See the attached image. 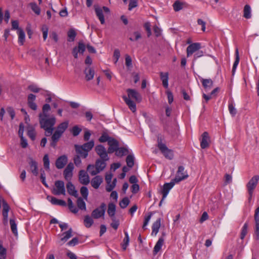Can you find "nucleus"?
Returning <instances> with one entry per match:
<instances>
[{"label": "nucleus", "instance_id": "f257e3e1", "mask_svg": "<svg viewBox=\"0 0 259 259\" xmlns=\"http://www.w3.org/2000/svg\"><path fill=\"white\" fill-rule=\"evenodd\" d=\"M39 121L41 128L46 132V136H50L52 135L54 130V125L56 122V118L52 116L49 117L48 115H42L41 113L39 114Z\"/></svg>", "mask_w": 259, "mask_h": 259}, {"label": "nucleus", "instance_id": "f03ea898", "mask_svg": "<svg viewBox=\"0 0 259 259\" xmlns=\"http://www.w3.org/2000/svg\"><path fill=\"white\" fill-rule=\"evenodd\" d=\"M69 125V121H65L60 123L56 128V131L52 135L51 137L52 142L51 143V146L55 147L57 143L62 137L63 133L68 128Z\"/></svg>", "mask_w": 259, "mask_h": 259}, {"label": "nucleus", "instance_id": "7ed1b4c3", "mask_svg": "<svg viewBox=\"0 0 259 259\" xmlns=\"http://www.w3.org/2000/svg\"><path fill=\"white\" fill-rule=\"evenodd\" d=\"M94 145V141L91 140L82 145H75L74 147L77 154L80 155L81 157L85 158L88 155L89 152L92 149Z\"/></svg>", "mask_w": 259, "mask_h": 259}, {"label": "nucleus", "instance_id": "20e7f679", "mask_svg": "<svg viewBox=\"0 0 259 259\" xmlns=\"http://www.w3.org/2000/svg\"><path fill=\"white\" fill-rule=\"evenodd\" d=\"M184 178H179V176L177 178L172 179L170 183H165L161 191L162 194V200H164L167 196L170 189L174 186L175 184L179 183L183 181Z\"/></svg>", "mask_w": 259, "mask_h": 259}, {"label": "nucleus", "instance_id": "39448f33", "mask_svg": "<svg viewBox=\"0 0 259 259\" xmlns=\"http://www.w3.org/2000/svg\"><path fill=\"white\" fill-rule=\"evenodd\" d=\"M157 147L166 158L172 159L174 158L173 151L168 149L165 144L162 143V139L159 136L157 138Z\"/></svg>", "mask_w": 259, "mask_h": 259}, {"label": "nucleus", "instance_id": "423d86ee", "mask_svg": "<svg viewBox=\"0 0 259 259\" xmlns=\"http://www.w3.org/2000/svg\"><path fill=\"white\" fill-rule=\"evenodd\" d=\"M52 192L55 195H65L66 191L64 182L60 180L56 181L55 183V187L52 189Z\"/></svg>", "mask_w": 259, "mask_h": 259}, {"label": "nucleus", "instance_id": "0eeeda50", "mask_svg": "<svg viewBox=\"0 0 259 259\" xmlns=\"http://www.w3.org/2000/svg\"><path fill=\"white\" fill-rule=\"evenodd\" d=\"M258 180L259 176L256 175L253 176L247 184V190L249 195H250L251 196H252L253 190L256 187Z\"/></svg>", "mask_w": 259, "mask_h": 259}, {"label": "nucleus", "instance_id": "6e6552de", "mask_svg": "<svg viewBox=\"0 0 259 259\" xmlns=\"http://www.w3.org/2000/svg\"><path fill=\"white\" fill-rule=\"evenodd\" d=\"M95 150L97 154L99 156L100 158L104 160H109L108 151H107L104 146L102 145H98L96 146Z\"/></svg>", "mask_w": 259, "mask_h": 259}, {"label": "nucleus", "instance_id": "1a4fd4ad", "mask_svg": "<svg viewBox=\"0 0 259 259\" xmlns=\"http://www.w3.org/2000/svg\"><path fill=\"white\" fill-rule=\"evenodd\" d=\"M254 219L255 221L254 238L256 240H259V206L255 210Z\"/></svg>", "mask_w": 259, "mask_h": 259}, {"label": "nucleus", "instance_id": "9d476101", "mask_svg": "<svg viewBox=\"0 0 259 259\" xmlns=\"http://www.w3.org/2000/svg\"><path fill=\"white\" fill-rule=\"evenodd\" d=\"M106 204L104 203H102L99 207H98L94 209L92 213V216L94 219H99L102 216H104L106 210Z\"/></svg>", "mask_w": 259, "mask_h": 259}, {"label": "nucleus", "instance_id": "9b49d317", "mask_svg": "<svg viewBox=\"0 0 259 259\" xmlns=\"http://www.w3.org/2000/svg\"><path fill=\"white\" fill-rule=\"evenodd\" d=\"M74 165L72 162L68 164L63 171V175L65 179L67 181H70L73 176V170L74 169Z\"/></svg>", "mask_w": 259, "mask_h": 259}, {"label": "nucleus", "instance_id": "f8f14e48", "mask_svg": "<svg viewBox=\"0 0 259 259\" xmlns=\"http://www.w3.org/2000/svg\"><path fill=\"white\" fill-rule=\"evenodd\" d=\"M201 48V44L199 42H195L191 44L186 50L187 57H189L193 54L195 53Z\"/></svg>", "mask_w": 259, "mask_h": 259}, {"label": "nucleus", "instance_id": "ddd939ff", "mask_svg": "<svg viewBox=\"0 0 259 259\" xmlns=\"http://www.w3.org/2000/svg\"><path fill=\"white\" fill-rule=\"evenodd\" d=\"M78 179L79 182L84 185L90 183V178L87 172L84 170H80L79 171Z\"/></svg>", "mask_w": 259, "mask_h": 259}, {"label": "nucleus", "instance_id": "4468645a", "mask_svg": "<svg viewBox=\"0 0 259 259\" xmlns=\"http://www.w3.org/2000/svg\"><path fill=\"white\" fill-rule=\"evenodd\" d=\"M127 93V96L126 98H129V99H133L135 101L140 102L141 101V97L139 93L134 89H128L126 90Z\"/></svg>", "mask_w": 259, "mask_h": 259}, {"label": "nucleus", "instance_id": "2eb2a0df", "mask_svg": "<svg viewBox=\"0 0 259 259\" xmlns=\"http://www.w3.org/2000/svg\"><path fill=\"white\" fill-rule=\"evenodd\" d=\"M68 161L67 157L65 155L59 157L56 160L55 165L58 169L63 168Z\"/></svg>", "mask_w": 259, "mask_h": 259}, {"label": "nucleus", "instance_id": "dca6fc26", "mask_svg": "<svg viewBox=\"0 0 259 259\" xmlns=\"http://www.w3.org/2000/svg\"><path fill=\"white\" fill-rule=\"evenodd\" d=\"M108 144L109 145L108 149V153H113L115 152L119 147V142L113 138L108 141Z\"/></svg>", "mask_w": 259, "mask_h": 259}, {"label": "nucleus", "instance_id": "f3484780", "mask_svg": "<svg viewBox=\"0 0 259 259\" xmlns=\"http://www.w3.org/2000/svg\"><path fill=\"white\" fill-rule=\"evenodd\" d=\"M72 229L70 228L67 231L63 233L60 236L61 237L60 240L58 241V243L62 245L63 243L66 242L72 236Z\"/></svg>", "mask_w": 259, "mask_h": 259}, {"label": "nucleus", "instance_id": "a211bd4d", "mask_svg": "<svg viewBox=\"0 0 259 259\" xmlns=\"http://www.w3.org/2000/svg\"><path fill=\"white\" fill-rule=\"evenodd\" d=\"M202 138L200 142V146L202 149H205L209 146V137L207 132H204L202 136Z\"/></svg>", "mask_w": 259, "mask_h": 259}, {"label": "nucleus", "instance_id": "6ab92c4d", "mask_svg": "<svg viewBox=\"0 0 259 259\" xmlns=\"http://www.w3.org/2000/svg\"><path fill=\"white\" fill-rule=\"evenodd\" d=\"M29 164L30 166V169L31 172L34 176H37L38 174V169L37 162L33 160L32 158H30Z\"/></svg>", "mask_w": 259, "mask_h": 259}, {"label": "nucleus", "instance_id": "aec40b11", "mask_svg": "<svg viewBox=\"0 0 259 259\" xmlns=\"http://www.w3.org/2000/svg\"><path fill=\"white\" fill-rule=\"evenodd\" d=\"M36 96L35 95L30 94L28 96L27 99V103L28 106L32 110H36L37 109V106L36 103L34 102L35 100Z\"/></svg>", "mask_w": 259, "mask_h": 259}, {"label": "nucleus", "instance_id": "412c9836", "mask_svg": "<svg viewBox=\"0 0 259 259\" xmlns=\"http://www.w3.org/2000/svg\"><path fill=\"white\" fill-rule=\"evenodd\" d=\"M102 182L103 178L102 177L100 176H96L92 179L91 184L94 188L97 189L99 188Z\"/></svg>", "mask_w": 259, "mask_h": 259}, {"label": "nucleus", "instance_id": "4be33fe9", "mask_svg": "<svg viewBox=\"0 0 259 259\" xmlns=\"http://www.w3.org/2000/svg\"><path fill=\"white\" fill-rule=\"evenodd\" d=\"M108 160H104L101 158H99L96 160L95 162V165L96 167V169H98L97 172H99V173L103 171L105 168L106 167L107 164L106 161Z\"/></svg>", "mask_w": 259, "mask_h": 259}, {"label": "nucleus", "instance_id": "5701e85b", "mask_svg": "<svg viewBox=\"0 0 259 259\" xmlns=\"http://www.w3.org/2000/svg\"><path fill=\"white\" fill-rule=\"evenodd\" d=\"M122 98L126 104L128 106L130 109L133 112H135L137 110L136 104L134 101H132L129 98H126V96H123Z\"/></svg>", "mask_w": 259, "mask_h": 259}, {"label": "nucleus", "instance_id": "b1692460", "mask_svg": "<svg viewBox=\"0 0 259 259\" xmlns=\"http://www.w3.org/2000/svg\"><path fill=\"white\" fill-rule=\"evenodd\" d=\"M84 73L86 80L90 81L94 78L95 71L91 67H87L84 70Z\"/></svg>", "mask_w": 259, "mask_h": 259}, {"label": "nucleus", "instance_id": "393cba45", "mask_svg": "<svg viewBox=\"0 0 259 259\" xmlns=\"http://www.w3.org/2000/svg\"><path fill=\"white\" fill-rule=\"evenodd\" d=\"M179 176V178H184L183 180L187 179L189 177L187 170H185V168L183 166H179L178 167L177 174L175 178H177Z\"/></svg>", "mask_w": 259, "mask_h": 259}, {"label": "nucleus", "instance_id": "a878e982", "mask_svg": "<svg viewBox=\"0 0 259 259\" xmlns=\"http://www.w3.org/2000/svg\"><path fill=\"white\" fill-rule=\"evenodd\" d=\"M47 198L53 205H57L60 206L66 205V202L63 200L58 199L54 197L50 196H48Z\"/></svg>", "mask_w": 259, "mask_h": 259}, {"label": "nucleus", "instance_id": "bb28decb", "mask_svg": "<svg viewBox=\"0 0 259 259\" xmlns=\"http://www.w3.org/2000/svg\"><path fill=\"white\" fill-rule=\"evenodd\" d=\"M66 188L68 193L70 195L73 196L75 197H77V192L75 190L74 185L70 181H68V183L66 185Z\"/></svg>", "mask_w": 259, "mask_h": 259}, {"label": "nucleus", "instance_id": "cd10ccee", "mask_svg": "<svg viewBox=\"0 0 259 259\" xmlns=\"http://www.w3.org/2000/svg\"><path fill=\"white\" fill-rule=\"evenodd\" d=\"M161 226V219H158L152 225L151 235L156 236L158 233Z\"/></svg>", "mask_w": 259, "mask_h": 259}, {"label": "nucleus", "instance_id": "c85d7f7f", "mask_svg": "<svg viewBox=\"0 0 259 259\" xmlns=\"http://www.w3.org/2000/svg\"><path fill=\"white\" fill-rule=\"evenodd\" d=\"M3 215L4 217V221L7 223L8 222V212L10 210V207L8 204L4 200H3Z\"/></svg>", "mask_w": 259, "mask_h": 259}, {"label": "nucleus", "instance_id": "c756f323", "mask_svg": "<svg viewBox=\"0 0 259 259\" xmlns=\"http://www.w3.org/2000/svg\"><path fill=\"white\" fill-rule=\"evenodd\" d=\"M160 79L162 82L163 86L165 88L168 87V73L161 72L160 73Z\"/></svg>", "mask_w": 259, "mask_h": 259}, {"label": "nucleus", "instance_id": "7c9ffc66", "mask_svg": "<svg viewBox=\"0 0 259 259\" xmlns=\"http://www.w3.org/2000/svg\"><path fill=\"white\" fill-rule=\"evenodd\" d=\"M202 85L205 90H210L213 85V81L209 79H204L203 78H200Z\"/></svg>", "mask_w": 259, "mask_h": 259}, {"label": "nucleus", "instance_id": "2f4dec72", "mask_svg": "<svg viewBox=\"0 0 259 259\" xmlns=\"http://www.w3.org/2000/svg\"><path fill=\"white\" fill-rule=\"evenodd\" d=\"M95 13H96V14L97 17L98 18V19L100 20L101 23L102 24H104L105 23V19H104V16L103 15V12L102 9L100 8L99 7H96L95 9Z\"/></svg>", "mask_w": 259, "mask_h": 259}, {"label": "nucleus", "instance_id": "473e14b6", "mask_svg": "<svg viewBox=\"0 0 259 259\" xmlns=\"http://www.w3.org/2000/svg\"><path fill=\"white\" fill-rule=\"evenodd\" d=\"M164 243V239L162 237L159 238L156 242L153 249V253L157 254L161 249V247Z\"/></svg>", "mask_w": 259, "mask_h": 259}, {"label": "nucleus", "instance_id": "72a5a7b5", "mask_svg": "<svg viewBox=\"0 0 259 259\" xmlns=\"http://www.w3.org/2000/svg\"><path fill=\"white\" fill-rule=\"evenodd\" d=\"M116 210L115 205L113 203H109L108 207L107 212L108 215L112 218H114Z\"/></svg>", "mask_w": 259, "mask_h": 259}, {"label": "nucleus", "instance_id": "f704fd0d", "mask_svg": "<svg viewBox=\"0 0 259 259\" xmlns=\"http://www.w3.org/2000/svg\"><path fill=\"white\" fill-rule=\"evenodd\" d=\"M243 17L246 19H249L251 17V8L248 5H246L244 7Z\"/></svg>", "mask_w": 259, "mask_h": 259}, {"label": "nucleus", "instance_id": "c9c22d12", "mask_svg": "<svg viewBox=\"0 0 259 259\" xmlns=\"http://www.w3.org/2000/svg\"><path fill=\"white\" fill-rule=\"evenodd\" d=\"M112 138H113L110 137L107 133L104 132L102 133L101 136L99 138V141L100 143H104L106 142L108 143V141L111 140Z\"/></svg>", "mask_w": 259, "mask_h": 259}, {"label": "nucleus", "instance_id": "e433bc0d", "mask_svg": "<svg viewBox=\"0 0 259 259\" xmlns=\"http://www.w3.org/2000/svg\"><path fill=\"white\" fill-rule=\"evenodd\" d=\"M87 170L90 172V174L92 176H95L97 174H99V172L98 171V169H96V165L93 164H89L87 166Z\"/></svg>", "mask_w": 259, "mask_h": 259}, {"label": "nucleus", "instance_id": "4c0bfd02", "mask_svg": "<svg viewBox=\"0 0 259 259\" xmlns=\"http://www.w3.org/2000/svg\"><path fill=\"white\" fill-rule=\"evenodd\" d=\"M228 109L230 113L232 116H235L237 113L236 109L235 108V105L233 101H229L228 105Z\"/></svg>", "mask_w": 259, "mask_h": 259}, {"label": "nucleus", "instance_id": "58836bf2", "mask_svg": "<svg viewBox=\"0 0 259 259\" xmlns=\"http://www.w3.org/2000/svg\"><path fill=\"white\" fill-rule=\"evenodd\" d=\"M239 60H240V59H239L238 49H236L235 50V60L234 62L233 68H232L233 73H234L235 71L236 67L239 64Z\"/></svg>", "mask_w": 259, "mask_h": 259}, {"label": "nucleus", "instance_id": "ea45409f", "mask_svg": "<svg viewBox=\"0 0 259 259\" xmlns=\"http://www.w3.org/2000/svg\"><path fill=\"white\" fill-rule=\"evenodd\" d=\"M128 153V150L127 149L121 147L118 148L117 150L115 151V155L118 157H121Z\"/></svg>", "mask_w": 259, "mask_h": 259}, {"label": "nucleus", "instance_id": "a19ab883", "mask_svg": "<svg viewBox=\"0 0 259 259\" xmlns=\"http://www.w3.org/2000/svg\"><path fill=\"white\" fill-rule=\"evenodd\" d=\"M18 42L22 45L25 40V35L24 31L22 29H18Z\"/></svg>", "mask_w": 259, "mask_h": 259}, {"label": "nucleus", "instance_id": "79ce46f5", "mask_svg": "<svg viewBox=\"0 0 259 259\" xmlns=\"http://www.w3.org/2000/svg\"><path fill=\"white\" fill-rule=\"evenodd\" d=\"M68 206L69 210L74 213H76L78 209L75 205H74L71 199L70 198L68 199Z\"/></svg>", "mask_w": 259, "mask_h": 259}, {"label": "nucleus", "instance_id": "37998d69", "mask_svg": "<svg viewBox=\"0 0 259 259\" xmlns=\"http://www.w3.org/2000/svg\"><path fill=\"white\" fill-rule=\"evenodd\" d=\"M77 207L83 210H86V205L85 202L83 201V199L81 197L78 198L77 200Z\"/></svg>", "mask_w": 259, "mask_h": 259}, {"label": "nucleus", "instance_id": "c03bdc74", "mask_svg": "<svg viewBox=\"0 0 259 259\" xmlns=\"http://www.w3.org/2000/svg\"><path fill=\"white\" fill-rule=\"evenodd\" d=\"M93 223V220L90 215H87L84 217V224L87 228L91 227Z\"/></svg>", "mask_w": 259, "mask_h": 259}, {"label": "nucleus", "instance_id": "a18cd8bd", "mask_svg": "<svg viewBox=\"0 0 259 259\" xmlns=\"http://www.w3.org/2000/svg\"><path fill=\"white\" fill-rule=\"evenodd\" d=\"M29 6L35 14L39 15L40 14V9L35 3H30Z\"/></svg>", "mask_w": 259, "mask_h": 259}, {"label": "nucleus", "instance_id": "49530a36", "mask_svg": "<svg viewBox=\"0 0 259 259\" xmlns=\"http://www.w3.org/2000/svg\"><path fill=\"white\" fill-rule=\"evenodd\" d=\"M67 35L68 37V40L69 41H73L74 40V39L76 35V33L74 29H71L68 31L67 33Z\"/></svg>", "mask_w": 259, "mask_h": 259}, {"label": "nucleus", "instance_id": "de8ad7c7", "mask_svg": "<svg viewBox=\"0 0 259 259\" xmlns=\"http://www.w3.org/2000/svg\"><path fill=\"white\" fill-rule=\"evenodd\" d=\"M44 166L47 170H50V160L48 154H45L43 158Z\"/></svg>", "mask_w": 259, "mask_h": 259}, {"label": "nucleus", "instance_id": "09e8293b", "mask_svg": "<svg viewBox=\"0 0 259 259\" xmlns=\"http://www.w3.org/2000/svg\"><path fill=\"white\" fill-rule=\"evenodd\" d=\"M10 224L11 229L12 232L15 235H17L18 234L17 229V224H16L15 220L11 219L10 220Z\"/></svg>", "mask_w": 259, "mask_h": 259}, {"label": "nucleus", "instance_id": "8fccbe9b", "mask_svg": "<svg viewBox=\"0 0 259 259\" xmlns=\"http://www.w3.org/2000/svg\"><path fill=\"white\" fill-rule=\"evenodd\" d=\"M130 201L128 197H125L123 198L119 202V205L121 208H125L129 204Z\"/></svg>", "mask_w": 259, "mask_h": 259}, {"label": "nucleus", "instance_id": "3c124183", "mask_svg": "<svg viewBox=\"0 0 259 259\" xmlns=\"http://www.w3.org/2000/svg\"><path fill=\"white\" fill-rule=\"evenodd\" d=\"M124 235H125V237L123 239V244H122V248L124 250H125L127 246L128 245L129 241H130V238H129L128 233L126 231H124Z\"/></svg>", "mask_w": 259, "mask_h": 259}, {"label": "nucleus", "instance_id": "603ef678", "mask_svg": "<svg viewBox=\"0 0 259 259\" xmlns=\"http://www.w3.org/2000/svg\"><path fill=\"white\" fill-rule=\"evenodd\" d=\"M153 215L152 212H150L148 213V214L145 217L143 225V228L144 229H146V226L148 225L149 221L150 220L152 215Z\"/></svg>", "mask_w": 259, "mask_h": 259}, {"label": "nucleus", "instance_id": "864d4df0", "mask_svg": "<svg viewBox=\"0 0 259 259\" xmlns=\"http://www.w3.org/2000/svg\"><path fill=\"white\" fill-rule=\"evenodd\" d=\"M80 194L82 195V196L83 197V198L84 199L87 200L88 196L89 194V191H88V189L87 188V187H86L85 186L81 187L80 188Z\"/></svg>", "mask_w": 259, "mask_h": 259}, {"label": "nucleus", "instance_id": "5fc2aeb1", "mask_svg": "<svg viewBox=\"0 0 259 259\" xmlns=\"http://www.w3.org/2000/svg\"><path fill=\"white\" fill-rule=\"evenodd\" d=\"M126 162L127 166L132 168L134 165V157L131 155H128L126 158Z\"/></svg>", "mask_w": 259, "mask_h": 259}, {"label": "nucleus", "instance_id": "6e6d98bb", "mask_svg": "<svg viewBox=\"0 0 259 259\" xmlns=\"http://www.w3.org/2000/svg\"><path fill=\"white\" fill-rule=\"evenodd\" d=\"M27 135L32 141L35 139L36 133L33 127H30L28 130Z\"/></svg>", "mask_w": 259, "mask_h": 259}, {"label": "nucleus", "instance_id": "4d7b16f0", "mask_svg": "<svg viewBox=\"0 0 259 259\" xmlns=\"http://www.w3.org/2000/svg\"><path fill=\"white\" fill-rule=\"evenodd\" d=\"M173 8L176 12L179 11L183 9V4L177 1L173 4Z\"/></svg>", "mask_w": 259, "mask_h": 259}, {"label": "nucleus", "instance_id": "13d9d810", "mask_svg": "<svg viewBox=\"0 0 259 259\" xmlns=\"http://www.w3.org/2000/svg\"><path fill=\"white\" fill-rule=\"evenodd\" d=\"M247 229H248V224L247 223H245L242 228L241 235H240V238L241 239H243L246 236L247 233Z\"/></svg>", "mask_w": 259, "mask_h": 259}, {"label": "nucleus", "instance_id": "bf43d9fd", "mask_svg": "<svg viewBox=\"0 0 259 259\" xmlns=\"http://www.w3.org/2000/svg\"><path fill=\"white\" fill-rule=\"evenodd\" d=\"M116 183V179H114L113 182L111 183L107 184L106 190L107 192H111L115 187Z\"/></svg>", "mask_w": 259, "mask_h": 259}, {"label": "nucleus", "instance_id": "052dcab7", "mask_svg": "<svg viewBox=\"0 0 259 259\" xmlns=\"http://www.w3.org/2000/svg\"><path fill=\"white\" fill-rule=\"evenodd\" d=\"M6 249L3 247V243L0 241V257L3 259L6 258Z\"/></svg>", "mask_w": 259, "mask_h": 259}, {"label": "nucleus", "instance_id": "680f3d73", "mask_svg": "<svg viewBox=\"0 0 259 259\" xmlns=\"http://www.w3.org/2000/svg\"><path fill=\"white\" fill-rule=\"evenodd\" d=\"M81 131V129L77 125L74 126L71 130V133L74 137L78 136Z\"/></svg>", "mask_w": 259, "mask_h": 259}, {"label": "nucleus", "instance_id": "e2e57ef3", "mask_svg": "<svg viewBox=\"0 0 259 259\" xmlns=\"http://www.w3.org/2000/svg\"><path fill=\"white\" fill-rule=\"evenodd\" d=\"M112 222L111 224V226L115 230L117 229L119 225V222L118 220H117L115 217L111 218Z\"/></svg>", "mask_w": 259, "mask_h": 259}, {"label": "nucleus", "instance_id": "0e129e2a", "mask_svg": "<svg viewBox=\"0 0 259 259\" xmlns=\"http://www.w3.org/2000/svg\"><path fill=\"white\" fill-rule=\"evenodd\" d=\"M125 65L128 68L132 67V60L131 57L128 55H125Z\"/></svg>", "mask_w": 259, "mask_h": 259}, {"label": "nucleus", "instance_id": "69168bd1", "mask_svg": "<svg viewBox=\"0 0 259 259\" xmlns=\"http://www.w3.org/2000/svg\"><path fill=\"white\" fill-rule=\"evenodd\" d=\"M137 0H130L128 5V10L131 11L133 8L137 7Z\"/></svg>", "mask_w": 259, "mask_h": 259}, {"label": "nucleus", "instance_id": "338daca9", "mask_svg": "<svg viewBox=\"0 0 259 259\" xmlns=\"http://www.w3.org/2000/svg\"><path fill=\"white\" fill-rule=\"evenodd\" d=\"M120 54L118 49H115L114 51L113 58L115 59L114 63H116L120 58Z\"/></svg>", "mask_w": 259, "mask_h": 259}, {"label": "nucleus", "instance_id": "774afa93", "mask_svg": "<svg viewBox=\"0 0 259 259\" xmlns=\"http://www.w3.org/2000/svg\"><path fill=\"white\" fill-rule=\"evenodd\" d=\"M51 109L50 105L49 104H45L42 107V115H48L47 112L50 111Z\"/></svg>", "mask_w": 259, "mask_h": 259}]
</instances>
